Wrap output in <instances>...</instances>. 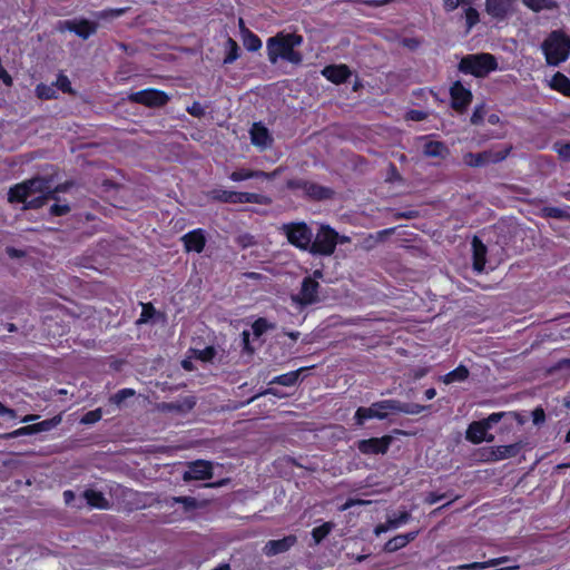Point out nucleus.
I'll use <instances>...</instances> for the list:
<instances>
[{
    "label": "nucleus",
    "mask_w": 570,
    "mask_h": 570,
    "mask_svg": "<svg viewBox=\"0 0 570 570\" xmlns=\"http://www.w3.org/2000/svg\"><path fill=\"white\" fill-rule=\"evenodd\" d=\"M553 149L560 158L563 160H570V144L556 142L553 145Z\"/></svg>",
    "instance_id": "obj_51"
},
{
    "label": "nucleus",
    "mask_w": 570,
    "mask_h": 570,
    "mask_svg": "<svg viewBox=\"0 0 570 570\" xmlns=\"http://www.w3.org/2000/svg\"><path fill=\"white\" fill-rule=\"evenodd\" d=\"M303 43V37L295 32H278L267 40V57L271 63L275 65L278 59L286 60L293 65L303 61V55L296 50Z\"/></svg>",
    "instance_id": "obj_2"
},
{
    "label": "nucleus",
    "mask_w": 570,
    "mask_h": 570,
    "mask_svg": "<svg viewBox=\"0 0 570 570\" xmlns=\"http://www.w3.org/2000/svg\"><path fill=\"white\" fill-rule=\"evenodd\" d=\"M485 108L483 105L476 106L473 110V114L471 116V124L472 125H480L483 122L485 117Z\"/></svg>",
    "instance_id": "obj_52"
},
{
    "label": "nucleus",
    "mask_w": 570,
    "mask_h": 570,
    "mask_svg": "<svg viewBox=\"0 0 570 570\" xmlns=\"http://www.w3.org/2000/svg\"><path fill=\"white\" fill-rule=\"evenodd\" d=\"M548 65L558 66L566 61L570 55V38L562 31H552L542 42Z\"/></svg>",
    "instance_id": "obj_3"
},
{
    "label": "nucleus",
    "mask_w": 570,
    "mask_h": 570,
    "mask_svg": "<svg viewBox=\"0 0 570 570\" xmlns=\"http://www.w3.org/2000/svg\"><path fill=\"white\" fill-rule=\"evenodd\" d=\"M472 249H473V269L476 273H482L484 271V265L487 263V246L482 243L479 237H473L472 239Z\"/></svg>",
    "instance_id": "obj_19"
},
{
    "label": "nucleus",
    "mask_w": 570,
    "mask_h": 570,
    "mask_svg": "<svg viewBox=\"0 0 570 570\" xmlns=\"http://www.w3.org/2000/svg\"><path fill=\"white\" fill-rule=\"evenodd\" d=\"M181 240L187 252L194 250L196 253H200L206 244V237L203 229H195L187 233L181 237Z\"/></svg>",
    "instance_id": "obj_18"
},
{
    "label": "nucleus",
    "mask_w": 570,
    "mask_h": 570,
    "mask_svg": "<svg viewBox=\"0 0 570 570\" xmlns=\"http://www.w3.org/2000/svg\"><path fill=\"white\" fill-rule=\"evenodd\" d=\"M250 139L255 146L266 148L271 145L272 138L267 128L259 124H254L250 129Z\"/></svg>",
    "instance_id": "obj_24"
},
{
    "label": "nucleus",
    "mask_w": 570,
    "mask_h": 570,
    "mask_svg": "<svg viewBox=\"0 0 570 570\" xmlns=\"http://www.w3.org/2000/svg\"><path fill=\"white\" fill-rule=\"evenodd\" d=\"M37 95L41 99H52L56 97V89L50 86L39 85L37 87Z\"/></svg>",
    "instance_id": "obj_48"
},
{
    "label": "nucleus",
    "mask_w": 570,
    "mask_h": 570,
    "mask_svg": "<svg viewBox=\"0 0 570 570\" xmlns=\"http://www.w3.org/2000/svg\"><path fill=\"white\" fill-rule=\"evenodd\" d=\"M170 501L181 503L186 511L195 510L198 507L197 500L193 497H173Z\"/></svg>",
    "instance_id": "obj_44"
},
{
    "label": "nucleus",
    "mask_w": 570,
    "mask_h": 570,
    "mask_svg": "<svg viewBox=\"0 0 570 570\" xmlns=\"http://www.w3.org/2000/svg\"><path fill=\"white\" fill-rule=\"evenodd\" d=\"M322 73L334 83L345 82L351 76V71L345 65L327 66L323 69Z\"/></svg>",
    "instance_id": "obj_21"
},
{
    "label": "nucleus",
    "mask_w": 570,
    "mask_h": 570,
    "mask_svg": "<svg viewBox=\"0 0 570 570\" xmlns=\"http://www.w3.org/2000/svg\"><path fill=\"white\" fill-rule=\"evenodd\" d=\"M196 405L195 396H185L175 402H161L157 404V409L160 412H177L180 414L188 413Z\"/></svg>",
    "instance_id": "obj_17"
},
{
    "label": "nucleus",
    "mask_w": 570,
    "mask_h": 570,
    "mask_svg": "<svg viewBox=\"0 0 570 570\" xmlns=\"http://www.w3.org/2000/svg\"><path fill=\"white\" fill-rule=\"evenodd\" d=\"M514 0H485V11L497 20L505 19L513 9Z\"/></svg>",
    "instance_id": "obj_15"
},
{
    "label": "nucleus",
    "mask_w": 570,
    "mask_h": 570,
    "mask_svg": "<svg viewBox=\"0 0 570 570\" xmlns=\"http://www.w3.org/2000/svg\"><path fill=\"white\" fill-rule=\"evenodd\" d=\"M333 194L334 193L332 189L315 184L313 181H308L306 190L304 193L305 196L314 200L328 199L333 196Z\"/></svg>",
    "instance_id": "obj_25"
},
{
    "label": "nucleus",
    "mask_w": 570,
    "mask_h": 570,
    "mask_svg": "<svg viewBox=\"0 0 570 570\" xmlns=\"http://www.w3.org/2000/svg\"><path fill=\"white\" fill-rule=\"evenodd\" d=\"M511 150L512 145H507L501 149H488L478 154L466 153L463 156V161L470 167H483L489 164H497L504 160Z\"/></svg>",
    "instance_id": "obj_7"
},
{
    "label": "nucleus",
    "mask_w": 570,
    "mask_h": 570,
    "mask_svg": "<svg viewBox=\"0 0 570 570\" xmlns=\"http://www.w3.org/2000/svg\"><path fill=\"white\" fill-rule=\"evenodd\" d=\"M485 432H488V429H485L482 421H475L469 425V428L466 430L465 438L470 442H472L474 444H479L482 441H484Z\"/></svg>",
    "instance_id": "obj_26"
},
{
    "label": "nucleus",
    "mask_w": 570,
    "mask_h": 570,
    "mask_svg": "<svg viewBox=\"0 0 570 570\" xmlns=\"http://www.w3.org/2000/svg\"><path fill=\"white\" fill-rule=\"evenodd\" d=\"M387 416V413L384 410H380L379 406H375L373 403L370 407H358L355 412V420L358 425H363L364 421L367 419H379L384 420Z\"/></svg>",
    "instance_id": "obj_22"
},
{
    "label": "nucleus",
    "mask_w": 570,
    "mask_h": 570,
    "mask_svg": "<svg viewBox=\"0 0 570 570\" xmlns=\"http://www.w3.org/2000/svg\"><path fill=\"white\" fill-rule=\"evenodd\" d=\"M498 68L497 59L491 53L466 55L459 62V71L478 78L488 76Z\"/></svg>",
    "instance_id": "obj_4"
},
{
    "label": "nucleus",
    "mask_w": 570,
    "mask_h": 570,
    "mask_svg": "<svg viewBox=\"0 0 570 570\" xmlns=\"http://www.w3.org/2000/svg\"><path fill=\"white\" fill-rule=\"evenodd\" d=\"M135 395V391L131 390V389H122V390H119L117 393H115L111 397H110V401L116 404V405H120L128 397H131Z\"/></svg>",
    "instance_id": "obj_45"
},
{
    "label": "nucleus",
    "mask_w": 570,
    "mask_h": 570,
    "mask_svg": "<svg viewBox=\"0 0 570 570\" xmlns=\"http://www.w3.org/2000/svg\"><path fill=\"white\" fill-rule=\"evenodd\" d=\"M451 497V493H436V492H429L426 494V497L424 498V502L432 505L434 503H436L438 501L442 500V499H445V498H450Z\"/></svg>",
    "instance_id": "obj_54"
},
{
    "label": "nucleus",
    "mask_w": 570,
    "mask_h": 570,
    "mask_svg": "<svg viewBox=\"0 0 570 570\" xmlns=\"http://www.w3.org/2000/svg\"><path fill=\"white\" fill-rule=\"evenodd\" d=\"M334 524L332 522H325L320 527H316L312 530V537L315 544H320L323 539H325L330 532L333 530Z\"/></svg>",
    "instance_id": "obj_36"
},
{
    "label": "nucleus",
    "mask_w": 570,
    "mask_h": 570,
    "mask_svg": "<svg viewBox=\"0 0 570 570\" xmlns=\"http://www.w3.org/2000/svg\"><path fill=\"white\" fill-rule=\"evenodd\" d=\"M525 7L532 11L553 10L558 7L556 0H523Z\"/></svg>",
    "instance_id": "obj_31"
},
{
    "label": "nucleus",
    "mask_w": 570,
    "mask_h": 570,
    "mask_svg": "<svg viewBox=\"0 0 570 570\" xmlns=\"http://www.w3.org/2000/svg\"><path fill=\"white\" fill-rule=\"evenodd\" d=\"M264 175L262 170H248V169H239L235 170L229 175V178L233 181L246 180L249 178H261Z\"/></svg>",
    "instance_id": "obj_35"
},
{
    "label": "nucleus",
    "mask_w": 570,
    "mask_h": 570,
    "mask_svg": "<svg viewBox=\"0 0 570 570\" xmlns=\"http://www.w3.org/2000/svg\"><path fill=\"white\" fill-rule=\"evenodd\" d=\"M243 43L248 51H256L262 47L261 39L248 29H245Z\"/></svg>",
    "instance_id": "obj_37"
},
{
    "label": "nucleus",
    "mask_w": 570,
    "mask_h": 570,
    "mask_svg": "<svg viewBox=\"0 0 570 570\" xmlns=\"http://www.w3.org/2000/svg\"><path fill=\"white\" fill-rule=\"evenodd\" d=\"M55 202L56 203L49 209L50 215L65 216L70 213L71 208L68 204H60V199Z\"/></svg>",
    "instance_id": "obj_46"
},
{
    "label": "nucleus",
    "mask_w": 570,
    "mask_h": 570,
    "mask_svg": "<svg viewBox=\"0 0 570 570\" xmlns=\"http://www.w3.org/2000/svg\"><path fill=\"white\" fill-rule=\"evenodd\" d=\"M411 519V514L406 511L402 512L399 517L389 518V527L392 529L399 528L401 524L406 523Z\"/></svg>",
    "instance_id": "obj_49"
},
{
    "label": "nucleus",
    "mask_w": 570,
    "mask_h": 570,
    "mask_svg": "<svg viewBox=\"0 0 570 570\" xmlns=\"http://www.w3.org/2000/svg\"><path fill=\"white\" fill-rule=\"evenodd\" d=\"M532 419H533V423L535 425H540V424L544 423V421H546L544 410L542 407L534 409L532 412Z\"/></svg>",
    "instance_id": "obj_61"
},
{
    "label": "nucleus",
    "mask_w": 570,
    "mask_h": 570,
    "mask_svg": "<svg viewBox=\"0 0 570 570\" xmlns=\"http://www.w3.org/2000/svg\"><path fill=\"white\" fill-rule=\"evenodd\" d=\"M279 230L286 236L291 245L308 252L314 234L306 223L283 224Z\"/></svg>",
    "instance_id": "obj_6"
},
{
    "label": "nucleus",
    "mask_w": 570,
    "mask_h": 570,
    "mask_svg": "<svg viewBox=\"0 0 570 570\" xmlns=\"http://www.w3.org/2000/svg\"><path fill=\"white\" fill-rule=\"evenodd\" d=\"M242 344H243L244 351H246L248 354H253L254 348L249 344V332L248 331H244L242 333Z\"/></svg>",
    "instance_id": "obj_63"
},
{
    "label": "nucleus",
    "mask_w": 570,
    "mask_h": 570,
    "mask_svg": "<svg viewBox=\"0 0 570 570\" xmlns=\"http://www.w3.org/2000/svg\"><path fill=\"white\" fill-rule=\"evenodd\" d=\"M73 186L72 181H66L57 186L52 185L53 196H58L59 193H66Z\"/></svg>",
    "instance_id": "obj_62"
},
{
    "label": "nucleus",
    "mask_w": 570,
    "mask_h": 570,
    "mask_svg": "<svg viewBox=\"0 0 570 570\" xmlns=\"http://www.w3.org/2000/svg\"><path fill=\"white\" fill-rule=\"evenodd\" d=\"M304 370L305 368L302 367L297 371H293V372L276 376L269 383L271 384H279V385H284V386H293L296 384V382L298 381L299 374Z\"/></svg>",
    "instance_id": "obj_30"
},
{
    "label": "nucleus",
    "mask_w": 570,
    "mask_h": 570,
    "mask_svg": "<svg viewBox=\"0 0 570 570\" xmlns=\"http://www.w3.org/2000/svg\"><path fill=\"white\" fill-rule=\"evenodd\" d=\"M252 328H253V333L256 337H259L261 335H263L266 331L268 330H274L275 328V324L273 323H269L266 318L264 317H259L258 320H256L253 325H252Z\"/></svg>",
    "instance_id": "obj_40"
},
{
    "label": "nucleus",
    "mask_w": 570,
    "mask_h": 570,
    "mask_svg": "<svg viewBox=\"0 0 570 570\" xmlns=\"http://www.w3.org/2000/svg\"><path fill=\"white\" fill-rule=\"evenodd\" d=\"M551 87L567 96H570V80L560 72H557L552 77Z\"/></svg>",
    "instance_id": "obj_33"
},
{
    "label": "nucleus",
    "mask_w": 570,
    "mask_h": 570,
    "mask_svg": "<svg viewBox=\"0 0 570 570\" xmlns=\"http://www.w3.org/2000/svg\"><path fill=\"white\" fill-rule=\"evenodd\" d=\"M451 105L458 112H464L472 101V92L460 81H455L450 88Z\"/></svg>",
    "instance_id": "obj_13"
},
{
    "label": "nucleus",
    "mask_w": 570,
    "mask_h": 570,
    "mask_svg": "<svg viewBox=\"0 0 570 570\" xmlns=\"http://www.w3.org/2000/svg\"><path fill=\"white\" fill-rule=\"evenodd\" d=\"M213 478V464L209 461L197 460L187 463V470L183 474L186 482L193 480H209Z\"/></svg>",
    "instance_id": "obj_10"
},
{
    "label": "nucleus",
    "mask_w": 570,
    "mask_h": 570,
    "mask_svg": "<svg viewBox=\"0 0 570 570\" xmlns=\"http://www.w3.org/2000/svg\"><path fill=\"white\" fill-rule=\"evenodd\" d=\"M509 560H510V557L504 556V557L491 559V560L484 561V562H472V563L462 564V566H459L458 569H461V570H483V569H487V568H490V567H495V566H499L501 563L508 562Z\"/></svg>",
    "instance_id": "obj_27"
},
{
    "label": "nucleus",
    "mask_w": 570,
    "mask_h": 570,
    "mask_svg": "<svg viewBox=\"0 0 570 570\" xmlns=\"http://www.w3.org/2000/svg\"><path fill=\"white\" fill-rule=\"evenodd\" d=\"M468 376H469L468 367L464 365H459L455 370L449 372L444 376L443 382L445 384H450L453 382H463L468 379Z\"/></svg>",
    "instance_id": "obj_32"
},
{
    "label": "nucleus",
    "mask_w": 570,
    "mask_h": 570,
    "mask_svg": "<svg viewBox=\"0 0 570 570\" xmlns=\"http://www.w3.org/2000/svg\"><path fill=\"white\" fill-rule=\"evenodd\" d=\"M215 354H216L215 348L209 346V347H206L205 350L200 351L199 358L203 361H212L213 357L215 356Z\"/></svg>",
    "instance_id": "obj_64"
},
{
    "label": "nucleus",
    "mask_w": 570,
    "mask_h": 570,
    "mask_svg": "<svg viewBox=\"0 0 570 570\" xmlns=\"http://www.w3.org/2000/svg\"><path fill=\"white\" fill-rule=\"evenodd\" d=\"M296 543L297 537L295 534H289L277 540H269L263 547V553L266 557H274L287 552Z\"/></svg>",
    "instance_id": "obj_14"
},
{
    "label": "nucleus",
    "mask_w": 570,
    "mask_h": 570,
    "mask_svg": "<svg viewBox=\"0 0 570 570\" xmlns=\"http://www.w3.org/2000/svg\"><path fill=\"white\" fill-rule=\"evenodd\" d=\"M524 443L522 441L509 444V445H499L490 449V455L488 458L489 461H501L505 459H511L517 456L521 450L524 448Z\"/></svg>",
    "instance_id": "obj_16"
},
{
    "label": "nucleus",
    "mask_w": 570,
    "mask_h": 570,
    "mask_svg": "<svg viewBox=\"0 0 570 570\" xmlns=\"http://www.w3.org/2000/svg\"><path fill=\"white\" fill-rule=\"evenodd\" d=\"M318 287L320 284L317 281L305 277L302 282L299 293L292 295V301L299 306L315 304L318 302Z\"/></svg>",
    "instance_id": "obj_9"
},
{
    "label": "nucleus",
    "mask_w": 570,
    "mask_h": 570,
    "mask_svg": "<svg viewBox=\"0 0 570 570\" xmlns=\"http://www.w3.org/2000/svg\"><path fill=\"white\" fill-rule=\"evenodd\" d=\"M60 422H61V416L57 415V416H53L52 419L45 420L42 422L32 424L33 433L49 431V430L56 428Z\"/></svg>",
    "instance_id": "obj_39"
},
{
    "label": "nucleus",
    "mask_w": 570,
    "mask_h": 570,
    "mask_svg": "<svg viewBox=\"0 0 570 570\" xmlns=\"http://www.w3.org/2000/svg\"><path fill=\"white\" fill-rule=\"evenodd\" d=\"M127 10H128V8L108 9V10H102V11L96 12L95 16L97 19H101V20L115 19V18H118V17L122 16L124 13H126Z\"/></svg>",
    "instance_id": "obj_43"
},
{
    "label": "nucleus",
    "mask_w": 570,
    "mask_h": 570,
    "mask_svg": "<svg viewBox=\"0 0 570 570\" xmlns=\"http://www.w3.org/2000/svg\"><path fill=\"white\" fill-rule=\"evenodd\" d=\"M102 412L100 409H96L87 412L80 420L82 424H94L101 419Z\"/></svg>",
    "instance_id": "obj_47"
},
{
    "label": "nucleus",
    "mask_w": 570,
    "mask_h": 570,
    "mask_svg": "<svg viewBox=\"0 0 570 570\" xmlns=\"http://www.w3.org/2000/svg\"><path fill=\"white\" fill-rule=\"evenodd\" d=\"M375 406H379L380 410H384V412L386 413L387 411L404 413V403L397 400H385L375 402Z\"/></svg>",
    "instance_id": "obj_38"
},
{
    "label": "nucleus",
    "mask_w": 570,
    "mask_h": 570,
    "mask_svg": "<svg viewBox=\"0 0 570 570\" xmlns=\"http://www.w3.org/2000/svg\"><path fill=\"white\" fill-rule=\"evenodd\" d=\"M82 498L86 500L87 504L91 508H97L101 510L109 509L110 504L108 500L105 498L102 492L87 489L82 493Z\"/></svg>",
    "instance_id": "obj_23"
},
{
    "label": "nucleus",
    "mask_w": 570,
    "mask_h": 570,
    "mask_svg": "<svg viewBox=\"0 0 570 570\" xmlns=\"http://www.w3.org/2000/svg\"><path fill=\"white\" fill-rule=\"evenodd\" d=\"M394 232H395L394 227L380 230L375 235H370L368 240L383 242L387 236L394 234Z\"/></svg>",
    "instance_id": "obj_57"
},
{
    "label": "nucleus",
    "mask_w": 570,
    "mask_h": 570,
    "mask_svg": "<svg viewBox=\"0 0 570 570\" xmlns=\"http://www.w3.org/2000/svg\"><path fill=\"white\" fill-rule=\"evenodd\" d=\"M465 19L469 29L472 28L479 21V12L474 8H468L465 11Z\"/></svg>",
    "instance_id": "obj_55"
},
{
    "label": "nucleus",
    "mask_w": 570,
    "mask_h": 570,
    "mask_svg": "<svg viewBox=\"0 0 570 570\" xmlns=\"http://www.w3.org/2000/svg\"><path fill=\"white\" fill-rule=\"evenodd\" d=\"M98 29V23L88 19H72L59 21V31L75 32L79 38L86 40L90 36L95 35Z\"/></svg>",
    "instance_id": "obj_8"
},
{
    "label": "nucleus",
    "mask_w": 570,
    "mask_h": 570,
    "mask_svg": "<svg viewBox=\"0 0 570 570\" xmlns=\"http://www.w3.org/2000/svg\"><path fill=\"white\" fill-rule=\"evenodd\" d=\"M29 434H35L33 433V429H32V424L23 426V428H20V429L16 430V431H12L10 433H7L3 438H6V439H14V438H18V436H21V435H29Z\"/></svg>",
    "instance_id": "obj_53"
},
{
    "label": "nucleus",
    "mask_w": 570,
    "mask_h": 570,
    "mask_svg": "<svg viewBox=\"0 0 570 570\" xmlns=\"http://www.w3.org/2000/svg\"><path fill=\"white\" fill-rule=\"evenodd\" d=\"M56 86L63 92H72L70 81L67 76L60 75L56 81Z\"/></svg>",
    "instance_id": "obj_58"
},
{
    "label": "nucleus",
    "mask_w": 570,
    "mask_h": 570,
    "mask_svg": "<svg viewBox=\"0 0 570 570\" xmlns=\"http://www.w3.org/2000/svg\"><path fill=\"white\" fill-rule=\"evenodd\" d=\"M429 406L420 405L415 403H404V413L405 414H420L424 410H426Z\"/></svg>",
    "instance_id": "obj_56"
},
{
    "label": "nucleus",
    "mask_w": 570,
    "mask_h": 570,
    "mask_svg": "<svg viewBox=\"0 0 570 570\" xmlns=\"http://www.w3.org/2000/svg\"><path fill=\"white\" fill-rule=\"evenodd\" d=\"M308 181L309 180H305V179H302V178H294V179H289L286 185H287L288 189H291V190H302L303 194H304L305 190H306Z\"/></svg>",
    "instance_id": "obj_50"
},
{
    "label": "nucleus",
    "mask_w": 570,
    "mask_h": 570,
    "mask_svg": "<svg viewBox=\"0 0 570 570\" xmlns=\"http://www.w3.org/2000/svg\"><path fill=\"white\" fill-rule=\"evenodd\" d=\"M129 100L145 105L147 107H160L167 102L168 97L164 91H159L156 89H145L131 94L129 96Z\"/></svg>",
    "instance_id": "obj_11"
},
{
    "label": "nucleus",
    "mask_w": 570,
    "mask_h": 570,
    "mask_svg": "<svg viewBox=\"0 0 570 570\" xmlns=\"http://www.w3.org/2000/svg\"><path fill=\"white\" fill-rule=\"evenodd\" d=\"M541 216L546 218H556L561 220L570 219V210L569 207L560 208V207H543L541 209Z\"/></svg>",
    "instance_id": "obj_29"
},
{
    "label": "nucleus",
    "mask_w": 570,
    "mask_h": 570,
    "mask_svg": "<svg viewBox=\"0 0 570 570\" xmlns=\"http://www.w3.org/2000/svg\"><path fill=\"white\" fill-rule=\"evenodd\" d=\"M209 197L214 200H219L229 204H239V191H229L223 189H214L209 193Z\"/></svg>",
    "instance_id": "obj_28"
},
{
    "label": "nucleus",
    "mask_w": 570,
    "mask_h": 570,
    "mask_svg": "<svg viewBox=\"0 0 570 570\" xmlns=\"http://www.w3.org/2000/svg\"><path fill=\"white\" fill-rule=\"evenodd\" d=\"M226 49L227 55L224 58V63H232L238 58V45L234 39L228 38L226 40Z\"/></svg>",
    "instance_id": "obj_41"
},
{
    "label": "nucleus",
    "mask_w": 570,
    "mask_h": 570,
    "mask_svg": "<svg viewBox=\"0 0 570 570\" xmlns=\"http://www.w3.org/2000/svg\"><path fill=\"white\" fill-rule=\"evenodd\" d=\"M405 540L406 539L402 538L401 534L395 535L384 544V551L391 553L402 549L403 547L406 546Z\"/></svg>",
    "instance_id": "obj_42"
},
{
    "label": "nucleus",
    "mask_w": 570,
    "mask_h": 570,
    "mask_svg": "<svg viewBox=\"0 0 570 570\" xmlns=\"http://www.w3.org/2000/svg\"><path fill=\"white\" fill-rule=\"evenodd\" d=\"M338 244V233L328 225H322L311 242L308 253L312 255L331 256Z\"/></svg>",
    "instance_id": "obj_5"
},
{
    "label": "nucleus",
    "mask_w": 570,
    "mask_h": 570,
    "mask_svg": "<svg viewBox=\"0 0 570 570\" xmlns=\"http://www.w3.org/2000/svg\"><path fill=\"white\" fill-rule=\"evenodd\" d=\"M423 155L425 157L445 159L450 155V149L442 141L425 140L423 145Z\"/></svg>",
    "instance_id": "obj_20"
},
{
    "label": "nucleus",
    "mask_w": 570,
    "mask_h": 570,
    "mask_svg": "<svg viewBox=\"0 0 570 570\" xmlns=\"http://www.w3.org/2000/svg\"><path fill=\"white\" fill-rule=\"evenodd\" d=\"M239 204L252 203L259 205H269L272 199L265 195L254 193H239Z\"/></svg>",
    "instance_id": "obj_34"
},
{
    "label": "nucleus",
    "mask_w": 570,
    "mask_h": 570,
    "mask_svg": "<svg viewBox=\"0 0 570 570\" xmlns=\"http://www.w3.org/2000/svg\"><path fill=\"white\" fill-rule=\"evenodd\" d=\"M52 193V177L37 176L12 186L8 193V200L23 203L24 209H38L50 199L59 200Z\"/></svg>",
    "instance_id": "obj_1"
},
{
    "label": "nucleus",
    "mask_w": 570,
    "mask_h": 570,
    "mask_svg": "<svg viewBox=\"0 0 570 570\" xmlns=\"http://www.w3.org/2000/svg\"><path fill=\"white\" fill-rule=\"evenodd\" d=\"M188 114H190L194 117H202L205 114V108L203 105L198 101L193 102L190 107L187 108Z\"/></svg>",
    "instance_id": "obj_60"
},
{
    "label": "nucleus",
    "mask_w": 570,
    "mask_h": 570,
    "mask_svg": "<svg viewBox=\"0 0 570 570\" xmlns=\"http://www.w3.org/2000/svg\"><path fill=\"white\" fill-rule=\"evenodd\" d=\"M503 415H504V413H502V412L492 413L487 419L481 420V421L484 424L485 429L489 430L493 424L498 423L502 419Z\"/></svg>",
    "instance_id": "obj_59"
},
{
    "label": "nucleus",
    "mask_w": 570,
    "mask_h": 570,
    "mask_svg": "<svg viewBox=\"0 0 570 570\" xmlns=\"http://www.w3.org/2000/svg\"><path fill=\"white\" fill-rule=\"evenodd\" d=\"M392 441L393 438L390 435L360 440L357 442V449L363 454H385Z\"/></svg>",
    "instance_id": "obj_12"
}]
</instances>
